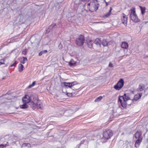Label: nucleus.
<instances>
[{
    "mask_svg": "<svg viewBox=\"0 0 148 148\" xmlns=\"http://www.w3.org/2000/svg\"><path fill=\"white\" fill-rule=\"evenodd\" d=\"M90 3L87 4L89 10L92 12L96 11L99 6L97 0H89Z\"/></svg>",
    "mask_w": 148,
    "mask_h": 148,
    "instance_id": "nucleus-1",
    "label": "nucleus"
},
{
    "mask_svg": "<svg viewBox=\"0 0 148 148\" xmlns=\"http://www.w3.org/2000/svg\"><path fill=\"white\" fill-rule=\"evenodd\" d=\"M130 99V98L129 94L125 93L123 96H119L118 102H120L121 106L124 108H126L127 107L126 101Z\"/></svg>",
    "mask_w": 148,
    "mask_h": 148,
    "instance_id": "nucleus-2",
    "label": "nucleus"
},
{
    "mask_svg": "<svg viewBox=\"0 0 148 148\" xmlns=\"http://www.w3.org/2000/svg\"><path fill=\"white\" fill-rule=\"evenodd\" d=\"M113 134L112 131L110 129L103 130V137L102 139H105V140L103 141V143H105L107 140L110 139Z\"/></svg>",
    "mask_w": 148,
    "mask_h": 148,
    "instance_id": "nucleus-3",
    "label": "nucleus"
},
{
    "mask_svg": "<svg viewBox=\"0 0 148 148\" xmlns=\"http://www.w3.org/2000/svg\"><path fill=\"white\" fill-rule=\"evenodd\" d=\"M22 101L23 103H29V105L30 106L31 108H32L34 110H35L36 107H35V102L33 101H31V98L30 97L27 95H25L22 98Z\"/></svg>",
    "mask_w": 148,
    "mask_h": 148,
    "instance_id": "nucleus-4",
    "label": "nucleus"
},
{
    "mask_svg": "<svg viewBox=\"0 0 148 148\" xmlns=\"http://www.w3.org/2000/svg\"><path fill=\"white\" fill-rule=\"evenodd\" d=\"M34 102H35V107L36 106L38 109L42 110L43 109L42 104L41 103L40 100H38V97L36 95H33Z\"/></svg>",
    "mask_w": 148,
    "mask_h": 148,
    "instance_id": "nucleus-5",
    "label": "nucleus"
},
{
    "mask_svg": "<svg viewBox=\"0 0 148 148\" xmlns=\"http://www.w3.org/2000/svg\"><path fill=\"white\" fill-rule=\"evenodd\" d=\"M84 40V36L80 35L76 40V44L79 46H82L83 45Z\"/></svg>",
    "mask_w": 148,
    "mask_h": 148,
    "instance_id": "nucleus-6",
    "label": "nucleus"
},
{
    "mask_svg": "<svg viewBox=\"0 0 148 148\" xmlns=\"http://www.w3.org/2000/svg\"><path fill=\"white\" fill-rule=\"evenodd\" d=\"M124 82L123 79H120L117 84L114 86V88L117 90H119L123 86Z\"/></svg>",
    "mask_w": 148,
    "mask_h": 148,
    "instance_id": "nucleus-7",
    "label": "nucleus"
},
{
    "mask_svg": "<svg viewBox=\"0 0 148 148\" xmlns=\"http://www.w3.org/2000/svg\"><path fill=\"white\" fill-rule=\"evenodd\" d=\"M131 19L135 23H137L140 21V19L138 18L136 14L130 16Z\"/></svg>",
    "mask_w": 148,
    "mask_h": 148,
    "instance_id": "nucleus-8",
    "label": "nucleus"
},
{
    "mask_svg": "<svg viewBox=\"0 0 148 148\" xmlns=\"http://www.w3.org/2000/svg\"><path fill=\"white\" fill-rule=\"evenodd\" d=\"M61 86L63 88H71L73 86L71 82H65L61 83Z\"/></svg>",
    "mask_w": 148,
    "mask_h": 148,
    "instance_id": "nucleus-9",
    "label": "nucleus"
},
{
    "mask_svg": "<svg viewBox=\"0 0 148 148\" xmlns=\"http://www.w3.org/2000/svg\"><path fill=\"white\" fill-rule=\"evenodd\" d=\"M73 112V111L72 110L69 109L65 111L64 112V115L67 117H69L71 116Z\"/></svg>",
    "mask_w": 148,
    "mask_h": 148,
    "instance_id": "nucleus-10",
    "label": "nucleus"
},
{
    "mask_svg": "<svg viewBox=\"0 0 148 148\" xmlns=\"http://www.w3.org/2000/svg\"><path fill=\"white\" fill-rule=\"evenodd\" d=\"M142 94V93H140L135 95L134 96L133 99L132 100V102L137 101L138 99L141 98Z\"/></svg>",
    "mask_w": 148,
    "mask_h": 148,
    "instance_id": "nucleus-11",
    "label": "nucleus"
},
{
    "mask_svg": "<svg viewBox=\"0 0 148 148\" xmlns=\"http://www.w3.org/2000/svg\"><path fill=\"white\" fill-rule=\"evenodd\" d=\"M142 133L141 131H137L134 134V136L136 138H143L142 136Z\"/></svg>",
    "mask_w": 148,
    "mask_h": 148,
    "instance_id": "nucleus-12",
    "label": "nucleus"
},
{
    "mask_svg": "<svg viewBox=\"0 0 148 148\" xmlns=\"http://www.w3.org/2000/svg\"><path fill=\"white\" fill-rule=\"evenodd\" d=\"M123 16L121 18L122 23L123 24H126L127 25V17L123 13Z\"/></svg>",
    "mask_w": 148,
    "mask_h": 148,
    "instance_id": "nucleus-13",
    "label": "nucleus"
},
{
    "mask_svg": "<svg viewBox=\"0 0 148 148\" xmlns=\"http://www.w3.org/2000/svg\"><path fill=\"white\" fill-rule=\"evenodd\" d=\"M145 88V85L142 83L139 84L137 90L138 91L141 92L143 91Z\"/></svg>",
    "mask_w": 148,
    "mask_h": 148,
    "instance_id": "nucleus-14",
    "label": "nucleus"
},
{
    "mask_svg": "<svg viewBox=\"0 0 148 148\" xmlns=\"http://www.w3.org/2000/svg\"><path fill=\"white\" fill-rule=\"evenodd\" d=\"M143 139L142 138H138L136 141L135 145L136 147H138L140 145L142 142Z\"/></svg>",
    "mask_w": 148,
    "mask_h": 148,
    "instance_id": "nucleus-15",
    "label": "nucleus"
},
{
    "mask_svg": "<svg viewBox=\"0 0 148 148\" xmlns=\"http://www.w3.org/2000/svg\"><path fill=\"white\" fill-rule=\"evenodd\" d=\"M101 40L99 38H97L94 41L93 43L96 45L97 46L100 47L101 46Z\"/></svg>",
    "mask_w": 148,
    "mask_h": 148,
    "instance_id": "nucleus-16",
    "label": "nucleus"
},
{
    "mask_svg": "<svg viewBox=\"0 0 148 148\" xmlns=\"http://www.w3.org/2000/svg\"><path fill=\"white\" fill-rule=\"evenodd\" d=\"M121 47L122 48L124 49H127L128 47V45L127 43L125 42H122Z\"/></svg>",
    "mask_w": 148,
    "mask_h": 148,
    "instance_id": "nucleus-17",
    "label": "nucleus"
},
{
    "mask_svg": "<svg viewBox=\"0 0 148 148\" xmlns=\"http://www.w3.org/2000/svg\"><path fill=\"white\" fill-rule=\"evenodd\" d=\"M56 25V23H53L49 26L47 29V33L50 32V30L52 29L53 27Z\"/></svg>",
    "mask_w": 148,
    "mask_h": 148,
    "instance_id": "nucleus-18",
    "label": "nucleus"
},
{
    "mask_svg": "<svg viewBox=\"0 0 148 148\" xmlns=\"http://www.w3.org/2000/svg\"><path fill=\"white\" fill-rule=\"evenodd\" d=\"M76 64V62L74 61L73 59H72L69 62V64L70 66H74Z\"/></svg>",
    "mask_w": 148,
    "mask_h": 148,
    "instance_id": "nucleus-19",
    "label": "nucleus"
},
{
    "mask_svg": "<svg viewBox=\"0 0 148 148\" xmlns=\"http://www.w3.org/2000/svg\"><path fill=\"white\" fill-rule=\"evenodd\" d=\"M135 8L132 7L130 10V15L136 14V12Z\"/></svg>",
    "mask_w": 148,
    "mask_h": 148,
    "instance_id": "nucleus-20",
    "label": "nucleus"
},
{
    "mask_svg": "<svg viewBox=\"0 0 148 148\" xmlns=\"http://www.w3.org/2000/svg\"><path fill=\"white\" fill-rule=\"evenodd\" d=\"M140 9L141 13L142 15H143L145 12L146 8L145 7H142L140 6Z\"/></svg>",
    "mask_w": 148,
    "mask_h": 148,
    "instance_id": "nucleus-21",
    "label": "nucleus"
},
{
    "mask_svg": "<svg viewBox=\"0 0 148 148\" xmlns=\"http://www.w3.org/2000/svg\"><path fill=\"white\" fill-rule=\"evenodd\" d=\"M23 67L24 66L23 65L21 64H19L18 65V71L20 72H21L22 71Z\"/></svg>",
    "mask_w": 148,
    "mask_h": 148,
    "instance_id": "nucleus-22",
    "label": "nucleus"
},
{
    "mask_svg": "<svg viewBox=\"0 0 148 148\" xmlns=\"http://www.w3.org/2000/svg\"><path fill=\"white\" fill-rule=\"evenodd\" d=\"M102 44L104 46H106L108 45V42L106 40L103 39L102 41Z\"/></svg>",
    "mask_w": 148,
    "mask_h": 148,
    "instance_id": "nucleus-23",
    "label": "nucleus"
},
{
    "mask_svg": "<svg viewBox=\"0 0 148 148\" xmlns=\"http://www.w3.org/2000/svg\"><path fill=\"white\" fill-rule=\"evenodd\" d=\"M93 44L92 41L90 40L87 43V45L88 47L90 48H92L93 47Z\"/></svg>",
    "mask_w": 148,
    "mask_h": 148,
    "instance_id": "nucleus-24",
    "label": "nucleus"
},
{
    "mask_svg": "<svg viewBox=\"0 0 148 148\" xmlns=\"http://www.w3.org/2000/svg\"><path fill=\"white\" fill-rule=\"evenodd\" d=\"M112 8L111 7H110L109 11L108 13L105 14L104 16L107 17L109 16L111 14V11L112 10Z\"/></svg>",
    "mask_w": 148,
    "mask_h": 148,
    "instance_id": "nucleus-25",
    "label": "nucleus"
},
{
    "mask_svg": "<svg viewBox=\"0 0 148 148\" xmlns=\"http://www.w3.org/2000/svg\"><path fill=\"white\" fill-rule=\"evenodd\" d=\"M21 58L22 60L20 61V62L23 64H24L25 63V62L27 61V60L26 57H23Z\"/></svg>",
    "mask_w": 148,
    "mask_h": 148,
    "instance_id": "nucleus-26",
    "label": "nucleus"
},
{
    "mask_svg": "<svg viewBox=\"0 0 148 148\" xmlns=\"http://www.w3.org/2000/svg\"><path fill=\"white\" fill-rule=\"evenodd\" d=\"M27 103H23L22 105L20 106V108L22 109H26L28 107V105L27 104Z\"/></svg>",
    "mask_w": 148,
    "mask_h": 148,
    "instance_id": "nucleus-27",
    "label": "nucleus"
},
{
    "mask_svg": "<svg viewBox=\"0 0 148 148\" xmlns=\"http://www.w3.org/2000/svg\"><path fill=\"white\" fill-rule=\"evenodd\" d=\"M30 144L28 143H23V144L21 146V147H25L26 146L28 147H30Z\"/></svg>",
    "mask_w": 148,
    "mask_h": 148,
    "instance_id": "nucleus-28",
    "label": "nucleus"
},
{
    "mask_svg": "<svg viewBox=\"0 0 148 148\" xmlns=\"http://www.w3.org/2000/svg\"><path fill=\"white\" fill-rule=\"evenodd\" d=\"M103 97L101 96H100L98 97H97L96 98L95 101L96 102H97L100 101L102 99Z\"/></svg>",
    "mask_w": 148,
    "mask_h": 148,
    "instance_id": "nucleus-29",
    "label": "nucleus"
},
{
    "mask_svg": "<svg viewBox=\"0 0 148 148\" xmlns=\"http://www.w3.org/2000/svg\"><path fill=\"white\" fill-rule=\"evenodd\" d=\"M65 111L64 110H60L59 111V113L60 114H58V117H60L61 116L62 114H64V112Z\"/></svg>",
    "mask_w": 148,
    "mask_h": 148,
    "instance_id": "nucleus-30",
    "label": "nucleus"
},
{
    "mask_svg": "<svg viewBox=\"0 0 148 148\" xmlns=\"http://www.w3.org/2000/svg\"><path fill=\"white\" fill-rule=\"evenodd\" d=\"M146 21H143L142 23L140 25V27L141 28L143 27H145L146 23Z\"/></svg>",
    "mask_w": 148,
    "mask_h": 148,
    "instance_id": "nucleus-31",
    "label": "nucleus"
},
{
    "mask_svg": "<svg viewBox=\"0 0 148 148\" xmlns=\"http://www.w3.org/2000/svg\"><path fill=\"white\" fill-rule=\"evenodd\" d=\"M46 53V50H44V51H41L39 53V56H40L43 54H45Z\"/></svg>",
    "mask_w": 148,
    "mask_h": 148,
    "instance_id": "nucleus-32",
    "label": "nucleus"
},
{
    "mask_svg": "<svg viewBox=\"0 0 148 148\" xmlns=\"http://www.w3.org/2000/svg\"><path fill=\"white\" fill-rule=\"evenodd\" d=\"M27 49H24L23 51H22V54L24 55H26L27 54Z\"/></svg>",
    "mask_w": 148,
    "mask_h": 148,
    "instance_id": "nucleus-33",
    "label": "nucleus"
},
{
    "mask_svg": "<svg viewBox=\"0 0 148 148\" xmlns=\"http://www.w3.org/2000/svg\"><path fill=\"white\" fill-rule=\"evenodd\" d=\"M35 82H33L32 84H30L28 86V88H30L33 86L35 84Z\"/></svg>",
    "mask_w": 148,
    "mask_h": 148,
    "instance_id": "nucleus-34",
    "label": "nucleus"
},
{
    "mask_svg": "<svg viewBox=\"0 0 148 148\" xmlns=\"http://www.w3.org/2000/svg\"><path fill=\"white\" fill-rule=\"evenodd\" d=\"M71 84L72 85V86H74L77 84V82L76 81H74L73 82H71Z\"/></svg>",
    "mask_w": 148,
    "mask_h": 148,
    "instance_id": "nucleus-35",
    "label": "nucleus"
},
{
    "mask_svg": "<svg viewBox=\"0 0 148 148\" xmlns=\"http://www.w3.org/2000/svg\"><path fill=\"white\" fill-rule=\"evenodd\" d=\"M66 94L69 97H71L73 95L72 93L66 92Z\"/></svg>",
    "mask_w": 148,
    "mask_h": 148,
    "instance_id": "nucleus-36",
    "label": "nucleus"
},
{
    "mask_svg": "<svg viewBox=\"0 0 148 148\" xmlns=\"http://www.w3.org/2000/svg\"><path fill=\"white\" fill-rule=\"evenodd\" d=\"M17 63V62L16 61H15L14 62L13 64H11L10 65V67H12L13 66H15L16 65V64Z\"/></svg>",
    "mask_w": 148,
    "mask_h": 148,
    "instance_id": "nucleus-37",
    "label": "nucleus"
},
{
    "mask_svg": "<svg viewBox=\"0 0 148 148\" xmlns=\"http://www.w3.org/2000/svg\"><path fill=\"white\" fill-rule=\"evenodd\" d=\"M85 141H86V140H82L80 141V142L79 143V144H80L81 145L82 144H83L85 142Z\"/></svg>",
    "mask_w": 148,
    "mask_h": 148,
    "instance_id": "nucleus-38",
    "label": "nucleus"
},
{
    "mask_svg": "<svg viewBox=\"0 0 148 148\" xmlns=\"http://www.w3.org/2000/svg\"><path fill=\"white\" fill-rule=\"evenodd\" d=\"M4 59H1L0 60V62L2 63V64H4Z\"/></svg>",
    "mask_w": 148,
    "mask_h": 148,
    "instance_id": "nucleus-39",
    "label": "nucleus"
},
{
    "mask_svg": "<svg viewBox=\"0 0 148 148\" xmlns=\"http://www.w3.org/2000/svg\"><path fill=\"white\" fill-rule=\"evenodd\" d=\"M135 91L134 90H130V94H134V93Z\"/></svg>",
    "mask_w": 148,
    "mask_h": 148,
    "instance_id": "nucleus-40",
    "label": "nucleus"
},
{
    "mask_svg": "<svg viewBox=\"0 0 148 148\" xmlns=\"http://www.w3.org/2000/svg\"><path fill=\"white\" fill-rule=\"evenodd\" d=\"M146 23L145 27L148 28V21H146Z\"/></svg>",
    "mask_w": 148,
    "mask_h": 148,
    "instance_id": "nucleus-41",
    "label": "nucleus"
},
{
    "mask_svg": "<svg viewBox=\"0 0 148 148\" xmlns=\"http://www.w3.org/2000/svg\"><path fill=\"white\" fill-rule=\"evenodd\" d=\"M5 147L3 145L1 144L0 145V148H3Z\"/></svg>",
    "mask_w": 148,
    "mask_h": 148,
    "instance_id": "nucleus-42",
    "label": "nucleus"
},
{
    "mask_svg": "<svg viewBox=\"0 0 148 148\" xmlns=\"http://www.w3.org/2000/svg\"><path fill=\"white\" fill-rule=\"evenodd\" d=\"M81 145L79 144H78L76 146V148H79Z\"/></svg>",
    "mask_w": 148,
    "mask_h": 148,
    "instance_id": "nucleus-43",
    "label": "nucleus"
},
{
    "mask_svg": "<svg viewBox=\"0 0 148 148\" xmlns=\"http://www.w3.org/2000/svg\"><path fill=\"white\" fill-rule=\"evenodd\" d=\"M59 47L60 48H62V45L60 43L59 45Z\"/></svg>",
    "mask_w": 148,
    "mask_h": 148,
    "instance_id": "nucleus-44",
    "label": "nucleus"
},
{
    "mask_svg": "<svg viewBox=\"0 0 148 148\" xmlns=\"http://www.w3.org/2000/svg\"><path fill=\"white\" fill-rule=\"evenodd\" d=\"M109 66H110V67H112L113 66V65H112V64H111L110 63V64H109Z\"/></svg>",
    "mask_w": 148,
    "mask_h": 148,
    "instance_id": "nucleus-45",
    "label": "nucleus"
},
{
    "mask_svg": "<svg viewBox=\"0 0 148 148\" xmlns=\"http://www.w3.org/2000/svg\"><path fill=\"white\" fill-rule=\"evenodd\" d=\"M52 135H50L49 134L47 135V137H49L50 136H52Z\"/></svg>",
    "mask_w": 148,
    "mask_h": 148,
    "instance_id": "nucleus-46",
    "label": "nucleus"
},
{
    "mask_svg": "<svg viewBox=\"0 0 148 148\" xmlns=\"http://www.w3.org/2000/svg\"><path fill=\"white\" fill-rule=\"evenodd\" d=\"M88 0H81L82 1H83L84 2H85L87 1Z\"/></svg>",
    "mask_w": 148,
    "mask_h": 148,
    "instance_id": "nucleus-47",
    "label": "nucleus"
},
{
    "mask_svg": "<svg viewBox=\"0 0 148 148\" xmlns=\"http://www.w3.org/2000/svg\"><path fill=\"white\" fill-rule=\"evenodd\" d=\"M106 6H108V3L107 2H106Z\"/></svg>",
    "mask_w": 148,
    "mask_h": 148,
    "instance_id": "nucleus-48",
    "label": "nucleus"
},
{
    "mask_svg": "<svg viewBox=\"0 0 148 148\" xmlns=\"http://www.w3.org/2000/svg\"><path fill=\"white\" fill-rule=\"evenodd\" d=\"M5 77H3V78H2V79H5Z\"/></svg>",
    "mask_w": 148,
    "mask_h": 148,
    "instance_id": "nucleus-49",
    "label": "nucleus"
},
{
    "mask_svg": "<svg viewBox=\"0 0 148 148\" xmlns=\"http://www.w3.org/2000/svg\"><path fill=\"white\" fill-rule=\"evenodd\" d=\"M2 63H1V62H0V65L1 64H2Z\"/></svg>",
    "mask_w": 148,
    "mask_h": 148,
    "instance_id": "nucleus-50",
    "label": "nucleus"
},
{
    "mask_svg": "<svg viewBox=\"0 0 148 148\" xmlns=\"http://www.w3.org/2000/svg\"><path fill=\"white\" fill-rule=\"evenodd\" d=\"M104 2H105V3H106V0H104Z\"/></svg>",
    "mask_w": 148,
    "mask_h": 148,
    "instance_id": "nucleus-51",
    "label": "nucleus"
}]
</instances>
